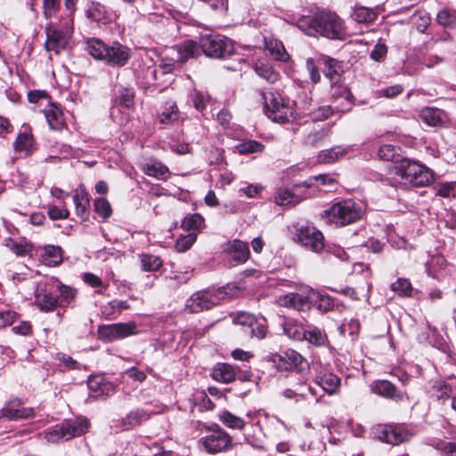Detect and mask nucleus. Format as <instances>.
Wrapping results in <instances>:
<instances>
[{"label":"nucleus","mask_w":456,"mask_h":456,"mask_svg":"<svg viewBox=\"0 0 456 456\" xmlns=\"http://www.w3.org/2000/svg\"><path fill=\"white\" fill-rule=\"evenodd\" d=\"M89 422L84 419L65 420L45 432V438L49 443L67 441L85 434Z\"/></svg>","instance_id":"obj_6"},{"label":"nucleus","mask_w":456,"mask_h":456,"mask_svg":"<svg viewBox=\"0 0 456 456\" xmlns=\"http://www.w3.org/2000/svg\"><path fill=\"white\" fill-rule=\"evenodd\" d=\"M371 390L375 394L389 399H402L403 395L397 392L395 385L387 380H379L372 384Z\"/></svg>","instance_id":"obj_23"},{"label":"nucleus","mask_w":456,"mask_h":456,"mask_svg":"<svg viewBox=\"0 0 456 456\" xmlns=\"http://www.w3.org/2000/svg\"><path fill=\"white\" fill-rule=\"evenodd\" d=\"M140 258L142 269L144 272H155L159 270L163 265V261L157 256L142 254L141 255Z\"/></svg>","instance_id":"obj_37"},{"label":"nucleus","mask_w":456,"mask_h":456,"mask_svg":"<svg viewBox=\"0 0 456 456\" xmlns=\"http://www.w3.org/2000/svg\"><path fill=\"white\" fill-rule=\"evenodd\" d=\"M445 259L443 256H433L431 260L427 264L428 273L430 276L436 277L437 271L445 265Z\"/></svg>","instance_id":"obj_53"},{"label":"nucleus","mask_w":456,"mask_h":456,"mask_svg":"<svg viewBox=\"0 0 456 456\" xmlns=\"http://www.w3.org/2000/svg\"><path fill=\"white\" fill-rule=\"evenodd\" d=\"M274 200H275L276 204L281 205V206H289V205L294 206V205L297 204L298 202H300V200H301L297 196H296L295 194H293L292 192H290L288 190L279 191L276 193Z\"/></svg>","instance_id":"obj_41"},{"label":"nucleus","mask_w":456,"mask_h":456,"mask_svg":"<svg viewBox=\"0 0 456 456\" xmlns=\"http://www.w3.org/2000/svg\"><path fill=\"white\" fill-rule=\"evenodd\" d=\"M436 20L444 27H452L456 25V11L444 9L437 13Z\"/></svg>","instance_id":"obj_48"},{"label":"nucleus","mask_w":456,"mask_h":456,"mask_svg":"<svg viewBox=\"0 0 456 456\" xmlns=\"http://www.w3.org/2000/svg\"><path fill=\"white\" fill-rule=\"evenodd\" d=\"M200 56V47L192 40H187L180 45L171 47L161 57L158 69L162 74L172 73L178 63H183L190 58Z\"/></svg>","instance_id":"obj_3"},{"label":"nucleus","mask_w":456,"mask_h":456,"mask_svg":"<svg viewBox=\"0 0 456 456\" xmlns=\"http://www.w3.org/2000/svg\"><path fill=\"white\" fill-rule=\"evenodd\" d=\"M277 304L283 307L304 311L309 307V299L298 293H289L280 296L277 298Z\"/></svg>","instance_id":"obj_16"},{"label":"nucleus","mask_w":456,"mask_h":456,"mask_svg":"<svg viewBox=\"0 0 456 456\" xmlns=\"http://www.w3.org/2000/svg\"><path fill=\"white\" fill-rule=\"evenodd\" d=\"M8 246L17 256H25L31 251V246L28 243H19L11 240Z\"/></svg>","instance_id":"obj_60"},{"label":"nucleus","mask_w":456,"mask_h":456,"mask_svg":"<svg viewBox=\"0 0 456 456\" xmlns=\"http://www.w3.org/2000/svg\"><path fill=\"white\" fill-rule=\"evenodd\" d=\"M234 286L227 285L218 289H207L195 292L187 300L186 308L191 313H199L208 310L220 303L232 290Z\"/></svg>","instance_id":"obj_7"},{"label":"nucleus","mask_w":456,"mask_h":456,"mask_svg":"<svg viewBox=\"0 0 456 456\" xmlns=\"http://www.w3.org/2000/svg\"><path fill=\"white\" fill-rule=\"evenodd\" d=\"M107 48L108 45L100 39L91 38L87 41V51L94 59L104 61L108 53Z\"/></svg>","instance_id":"obj_32"},{"label":"nucleus","mask_w":456,"mask_h":456,"mask_svg":"<svg viewBox=\"0 0 456 456\" xmlns=\"http://www.w3.org/2000/svg\"><path fill=\"white\" fill-rule=\"evenodd\" d=\"M283 395L288 399H295L296 401L305 398L306 396L304 394V389H302L300 386L299 387H289L283 391Z\"/></svg>","instance_id":"obj_63"},{"label":"nucleus","mask_w":456,"mask_h":456,"mask_svg":"<svg viewBox=\"0 0 456 456\" xmlns=\"http://www.w3.org/2000/svg\"><path fill=\"white\" fill-rule=\"evenodd\" d=\"M347 153V149L342 146H335L322 150L317 156V161L321 164H331L343 158Z\"/></svg>","instance_id":"obj_25"},{"label":"nucleus","mask_w":456,"mask_h":456,"mask_svg":"<svg viewBox=\"0 0 456 456\" xmlns=\"http://www.w3.org/2000/svg\"><path fill=\"white\" fill-rule=\"evenodd\" d=\"M317 384L330 395L335 394L338 389L340 379L330 372H319L316 376Z\"/></svg>","instance_id":"obj_22"},{"label":"nucleus","mask_w":456,"mask_h":456,"mask_svg":"<svg viewBox=\"0 0 456 456\" xmlns=\"http://www.w3.org/2000/svg\"><path fill=\"white\" fill-rule=\"evenodd\" d=\"M267 331L266 321L265 319H256L250 325L248 330H244L245 333L251 334L257 338H265Z\"/></svg>","instance_id":"obj_46"},{"label":"nucleus","mask_w":456,"mask_h":456,"mask_svg":"<svg viewBox=\"0 0 456 456\" xmlns=\"http://www.w3.org/2000/svg\"><path fill=\"white\" fill-rule=\"evenodd\" d=\"M299 372H296L295 374L292 373L290 375V387H299V386L304 389V394L306 395V392H313V389L311 387L306 385V378L303 375L300 378H296L295 376L297 375Z\"/></svg>","instance_id":"obj_59"},{"label":"nucleus","mask_w":456,"mask_h":456,"mask_svg":"<svg viewBox=\"0 0 456 456\" xmlns=\"http://www.w3.org/2000/svg\"><path fill=\"white\" fill-rule=\"evenodd\" d=\"M412 436L407 428L403 426H390L388 443L393 445H397L403 442L408 441Z\"/></svg>","instance_id":"obj_29"},{"label":"nucleus","mask_w":456,"mask_h":456,"mask_svg":"<svg viewBox=\"0 0 456 456\" xmlns=\"http://www.w3.org/2000/svg\"><path fill=\"white\" fill-rule=\"evenodd\" d=\"M104 62L113 66H124L131 57L130 49L118 42H114L107 48Z\"/></svg>","instance_id":"obj_13"},{"label":"nucleus","mask_w":456,"mask_h":456,"mask_svg":"<svg viewBox=\"0 0 456 456\" xmlns=\"http://www.w3.org/2000/svg\"><path fill=\"white\" fill-rule=\"evenodd\" d=\"M353 17L354 20L359 23H367L372 21L376 18V13L370 8L359 6L354 8Z\"/></svg>","instance_id":"obj_43"},{"label":"nucleus","mask_w":456,"mask_h":456,"mask_svg":"<svg viewBox=\"0 0 456 456\" xmlns=\"http://www.w3.org/2000/svg\"><path fill=\"white\" fill-rule=\"evenodd\" d=\"M212 377L216 381L231 383L235 380L236 371L228 363H217L213 369Z\"/></svg>","instance_id":"obj_24"},{"label":"nucleus","mask_w":456,"mask_h":456,"mask_svg":"<svg viewBox=\"0 0 456 456\" xmlns=\"http://www.w3.org/2000/svg\"><path fill=\"white\" fill-rule=\"evenodd\" d=\"M45 116L51 129L59 131L65 126L63 113L57 105L51 103L45 110Z\"/></svg>","instance_id":"obj_21"},{"label":"nucleus","mask_w":456,"mask_h":456,"mask_svg":"<svg viewBox=\"0 0 456 456\" xmlns=\"http://www.w3.org/2000/svg\"><path fill=\"white\" fill-rule=\"evenodd\" d=\"M48 215L52 220L66 219L69 212L65 207L49 206Z\"/></svg>","instance_id":"obj_55"},{"label":"nucleus","mask_w":456,"mask_h":456,"mask_svg":"<svg viewBox=\"0 0 456 456\" xmlns=\"http://www.w3.org/2000/svg\"><path fill=\"white\" fill-rule=\"evenodd\" d=\"M204 224V218L200 214L185 216L182 222V227L186 231L200 230Z\"/></svg>","instance_id":"obj_44"},{"label":"nucleus","mask_w":456,"mask_h":456,"mask_svg":"<svg viewBox=\"0 0 456 456\" xmlns=\"http://www.w3.org/2000/svg\"><path fill=\"white\" fill-rule=\"evenodd\" d=\"M20 405V400H13L9 402L0 411V417L7 418L9 419H28L34 415V410L32 408H19Z\"/></svg>","instance_id":"obj_15"},{"label":"nucleus","mask_w":456,"mask_h":456,"mask_svg":"<svg viewBox=\"0 0 456 456\" xmlns=\"http://www.w3.org/2000/svg\"><path fill=\"white\" fill-rule=\"evenodd\" d=\"M311 300L322 312H328L333 307V301L331 297L326 294L319 291H313L311 294Z\"/></svg>","instance_id":"obj_36"},{"label":"nucleus","mask_w":456,"mask_h":456,"mask_svg":"<svg viewBox=\"0 0 456 456\" xmlns=\"http://www.w3.org/2000/svg\"><path fill=\"white\" fill-rule=\"evenodd\" d=\"M61 8L60 0H43V14L45 19L54 17Z\"/></svg>","instance_id":"obj_52"},{"label":"nucleus","mask_w":456,"mask_h":456,"mask_svg":"<svg viewBox=\"0 0 456 456\" xmlns=\"http://www.w3.org/2000/svg\"><path fill=\"white\" fill-rule=\"evenodd\" d=\"M325 65V76L330 78L331 83H338L340 77V66L338 62L331 58H323Z\"/></svg>","instance_id":"obj_34"},{"label":"nucleus","mask_w":456,"mask_h":456,"mask_svg":"<svg viewBox=\"0 0 456 456\" xmlns=\"http://www.w3.org/2000/svg\"><path fill=\"white\" fill-rule=\"evenodd\" d=\"M285 355L288 359V362L291 367L297 370V372L303 374L305 370H308V362L299 353L294 350H289L286 352Z\"/></svg>","instance_id":"obj_33"},{"label":"nucleus","mask_w":456,"mask_h":456,"mask_svg":"<svg viewBox=\"0 0 456 456\" xmlns=\"http://www.w3.org/2000/svg\"><path fill=\"white\" fill-rule=\"evenodd\" d=\"M134 322H119L110 325H102L98 329L99 338L104 341H113L136 334Z\"/></svg>","instance_id":"obj_9"},{"label":"nucleus","mask_w":456,"mask_h":456,"mask_svg":"<svg viewBox=\"0 0 456 456\" xmlns=\"http://www.w3.org/2000/svg\"><path fill=\"white\" fill-rule=\"evenodd\" d=\"M146 419V413L141 410H135L126 415L122 420L124 429L132 428L139 425L143 419Z\"/></svg>","instance_id":"obj_40"},{"label":"nucleus","mask_w":456,"mask_h":456,"mask_svg":"<svg viewBox=\"0 0 456 456\" xmlns=\"http://www.w3.org/2000/svg\"><path fill=\"white\" fill-rule=\"evenodd\" d=\"M54 286L60 292V296L62 298V300L66 301L67 303H69L74 298L76 293L75 290L70 287L62 284H56Z\"/></svg>","instance_id":"obj_64"},{"label":"nucleus","mask_w":456,"mask_h":456,"mask_svg":"<svg viewBox=\"0 0 456 456\" xmlns=\"http://www.w3.org/2000/svg\"><path fill=\"white\" fill-rule=\"evenodd\" d=\"M142 171L149 176L160 180H167L170 176L168 167L159 160L152 159L144 163L142 167Z\"/></svg>","instance_id":"obj_20"},{"label":"nucleus","mask_w":456,"mask_h":456,"mask_svg":"<svg viewBox=\"0 0 456 456\" xmlns=\"http://www.w3.org/2000/svg\"><path fill=\"white\" fill-rule=\"evenodd\" d=\"M104 383V378L102 376H93L88 379L87 386L92 392L95 393L96 396H99V393L101 392Z\"/></svg>","instance_id":"obj_58"},{"label":"nucleus","mask_w":456,"mask_h":456,"mask_svg":"<svg viewBox=\"0 0 456 456\" xmlns=\"http://www.w3.org/2000/svg\"><path fill=\"white\" fill-rule=\"evenodd\" d=\"M264 145L256 141H248L240 143L238 146L239 152L241 154H248L253 152H261Z\"/></svg>","instance_id":"obj_54"},{"label":"nucleus","mask_w":456,"mask_h":456,"mask_svg":"<svg viewBox=\"0 0 456 456\" xmlns=\"http://www.w3.org/2000/svg\"><path fill=\"white\" fill-rule=\"evenodd\" d=\"M305 333L304 340L315 346H322L328 340L326 333L315 326H308Z\"/></svg>","instance_id":"obj_30"},{"label":"nucleus","mask_w":456,"mask_h":456,"mask_svg":"<svg viewBox=\"0 0 456 456\" xmlns=\"http://www.w3.org/2000/svg\"><path fill=\"white\" fill-rule=\"evenodd\" d=\"M378 155L380 159L395 162V166H397L398 162L402 159H399L397 149L391 144L382 145L379 150Z\"/></svg>","instance_id":"obj_42"},{"label":"nucleus","mask_w":456,"mask_h":456,"mask_svg":"<svg viewBox=\"0 0 456 456\" xmlns=\"http://www.w3.org/2000/svg\"><path fill=\"white\" fill-rule=\"evenodd\" d=\"M200 443L209 453H217L231 448L232 438L224 430L216 428L209 435L203 436Z\"/></svg>","instance_id":"obj_10"},{"label":"nucleus","mask_w":456,"mask_h":456,"mask_svg":"<svg viewBox=\"0 0 456 456\" xmlns=\"http://www.w3.org/2000/svg\"><path fill=\"white\" fill-rule=\"evenodd\" d=\"M256 74L269 83H275L279 80L280 75L274 70L273 67L268 62H256L255 65Z\"/></svg>","instance_id":"obj_31"},{"label":"nucleus","mask_w":456,"mask_h":456,"mask_svg":"<svg viewBox=\"0 0 456 456\" xmlns=\"http://www.w3.org/2000/svg\"><path fill=\"white\" fill-rule=\"evenodd\" d=\"M94 211L103 219H108L112 208L110 202L105 198H96L94 202Z\"/></svg>","instance_id":"obj_45"},{"label":"nucleus","mask_w":456,"mask_h":456,"mask_svg":"<svg viewBox=\"0 0 456 456\" xmlns=\"http://www.w3.org/2000/svg\"><path fill=\"white\" fill-rule=\"evenodd\" d=\"M196 239L197 235L194 232L181 235L175 242V250L180 253L187 251L194 244Z\"/></svg>","instance_id":"obj_47"},{"label":"nucleus","mask_w":456,"mask_h":456,"mask_svg":"<svg viewBox=\"0 0 456 456\" xmlns=\"http://www.w3.org/2000/svg\"><path fill=\"white\" fill-rule=\"evenodd\" d=\"M200 55L201 53L207 56L216 59L226 58L233 53V45L225 37L221 35H206L200 38Z\"/></svg>","instance_id":"obj_8"},{"label":"nucleus","mask_w":456,"mask_h":456,"mask_svg":"<svg viewBox=\"0 0 456 456\" xmlns=\"http://www.w3.org/2000/svg\"><path fill=\"white\" fill-rule=\"evenodd\" d=\"M270 53L278 61H287L289 59V54L287 53L283 45L281 42L274 41L270 42L267 45Z\"/></svg>","instance_id":"obj_51"},{"label":"nucleus","mask_w":456,"mask_h":456,"mask_svg":"<svg viewBox=\"0 0 456 456\" xmlns=\"http://www.w3.org/2000/svg\"><path fill=\"white\" fill-rule=\"evenodd\" d=\"M362 213V207L354 200H342L325 209L322 217L328 223L344 226L358 221Z\"/></svg>","instance_id":"obj_4"},{"label":"nucleus","mask_w":456,"mask_h":456,"mask_svg":"<svg viewBox=\"0 0 456 456\" xmlns=\"http://www.w3.org/2000/svg\"><path fill=\"white\" fill-rule=\"evenodd\" d=\"M297 27L311 37L322 36L330 39L343 40L346 36L343 20L337 13L329 11L302 16L297 20Z\"/></svg>","instance_id":"obj_1"},{"label":"nucleus","mask_w":456,"mask_h":456,"mask_svg":"<svg viewBox=\"0 0 456 456\" xmlns=\"http://www.w3.org/2000/svg\"><path fill=\"white\" fill-rule=\"evenodd\" d=\"M330 95L334 102H338L335 108L338 110L346 111L351 109L353 95L346 86L331 83Z\"/></svg>","instance_id":"obj_14"},{"label":"nucleus","mask_w":456,"mask_h":456,"mask_svg":"<svg viewBox=\"0 0 456 456\" xmlns=\"http://www.w3.org/2000/svg\"><path fill=\"white\" fill-rule=\"evenodd\" d=\"M220 421L229 428L241 430L245 427L243 419L233 415L232 413L224 411L219 414Z\"/></svg>","instance_id":"obj_35"},{"label":"nucleus","mask_w":456,"mask_h":456,"mask_svg":"<svg viewBox=\"0 0 456 456\" xmlns=\"http://www.w3.org/2000/svg\"><path fill=\"white\" fill-rule=\"evenodd\" d=\"M180 118V112L175 102H168L166 103L164 110L159 115L160 124L171 126L177 122Z\"/></svg>","instance_id":"obj_26"},{"label":"nucleus","mask_w":456,"mask_h":456,"mask_svg":"<svg viewBox=\"0 0 456 456\" xmlns=\"http://www.w3.org/2000/svg\"><path fill=\"white\" fill-rule=\"evenodd\" d=\"M291 114L287 105H282L272 110H267L266 116L274 122L284 124L289 121V116Z\"/></svg>","instance_id":"obj_39"},{"label":"nucleus","mask_w":456,"mask_h":456,"mask_svg":"<svg viewBox=\"0 0 456 456\" xmlns=\"http://www.w3.org/2000/svg\"><path fill=\"white\" fill-rule=\"evenodd\" d=\"M391 425L379 424L373 428L374 436L385 443H388L389 429Z\"/></svg>","instance_id":"obj_57"},{"label":"nucleus","mask_w":456,"mask_h":456,"mask_svg":"<svg viewBox=\"0 0 456 456\" xmlns=\"http://www.w3.org/2000/svg\"><path fill=\"white\" fill-rule=\"evenodd\" d=\"M424 123L428 126H439L444 122L445 114L443 110L435 108H424L419 113Z\"/></svg>","instance_id":"obj_27"},{"label":"nucleus","mask_w":456,"mask_h":456,"mask_svg":"<svg viewBox=\"0 0 456 456\" xmlns=\"http://www.w3.org/2000/svg\"><path fill=\"white\" fill-rule=\"evenodd\" d=\"M226 251L236 264L245 263L248 259L250 254L248 243L240 240H233L230 241Z\"/></svg>","instance_id":"obj_17"},{"label":"nucleus","mask_w":456,"mask_h":456,"mask_svg":"<svg viewBox=\"0 0 456 456\" xmlns=\"http://www.w3.org/2000/svg\"><path fill=\"white\" fill-rule=\"evenodd\" d=\"M61 249L59 247L49 246L43 255V262L50 266H55L61 262Z\"/></svg>","instance_id":"obj_38"},{"label":"nucleus","mask_w":456,"mask_h":456,"mask_svg":"<svg viewBox=\"0 0 456 456\" xmlns=\"http://www.w3.org/2000/svg\"><path fill=\"white\" fill-rule=\"evenodd\" d=\"M134 93L130 89H123L118 96V102L126 108H130L134 103Z\"/></svg>","instance_id":"obj_62"},{"label":"nucleus","mask_w":456,"mask_h":456,"mask_svg":"<svg viewBox=\"0 0 456 456\" xmlns=\"http://www.w3.org/2000/svg\"><path fill=\"white\" fill-rule=\"evenodd\" d=\"M73 13L68 12L61 15L58 21H50L45 25V48L47 52L58 54L69 46L74 31Z\"/></svg>","instance_id":"obj_2"},{"label":"nucleus","mask_w":456,"mask_h":456,"mask_svg":"<svg viewBox=\"0 0 456 456\" xmlns=\"http://www.w3.org/2000/svg\"><path fill=\"white\" fill-rule=\"evenodd\" d=\"M297 241L314 252H320L324 247V237L321 231L314 226H301L297 231Z\"/></svg>","instance_id":"obj_11"},{"label":"nucleus","mask_w":456,"mask_h":456,"mask_svg":"<svg viewBox=\"0 0 456 456\" xmlns=\"http://www.w3.org/2000/svg\"><path fill=\"white\" fill-rule=\"evenodd\" d=\"M191 99L194 108L200 111L206 108V103L208 101V96L200 91H194L191 95Z\"/></svg>","instance_id":"obj_56"},{"label":"nucleus","mask_w":456,"mask_h":456,"mask_svg":"<svg viewBox=\"0 0 456 456\" xmlns=\"http://www.w3.org/2000/svg\"><path fill=\"white\" fill-rule=\"evenodd\" d=\"M263 98L265 100V114L267 113V110H272L278 107L281 108V106L284 105L283 100L279 94L272 92L268 94H264Z\"/></svg>","instance_id":"obj_49"},{"label":"nucleus","mask_w":456,"mask_h":456,"mask_svg":"<svg viewBox=\"0 0 456 456\" xmlns=\"http://www.w3.org/2000/svg\"><path fill=\"white\" fill-rule=\"evenodd\" d=\"M54 283L46 284L44 288L37 289L35 292V304L43 312H52L58 305V297L52 293Z\"/></svg>","instance_id":"obj_12"},{"label":"nucleus","mask_w":456,"mask_h":456,"mask_svg":"<svg viewBox=\"0 0 456 456\" xmlns=\"http://www.w3.org/2000/svg\"><path fill=\"white\" fill-rule=\"evenodd\" d=\"M391 289L400 296L409 297L411 293L412 287L408 280L399 278L396 281L392 283Z\"/></svg>","instance_id":"obj_50"},{"label":"nucleus","mask_w":456,"mask_h":456,"mask_svg":"<svg viewBox=\"0 0 456 456\" xmlns=\"http://www.w3.org/2000/svg\"><path fill=\"white\" fill-rule=\"evenodd\" d=\"M305 330L306 328L295 320H289L283 323L284 333L294 340L303 341L306 334Z\"/></svg>","instance_id":"obj_28"},{"label":"nucleus","mask_w":456,"mask_h":456,"mask_svg":"<svg viewBox=\"0 0 456 456\" xmlns=\"http://www.w3.org/2000/svg\"><path fill=\"white\" fill-rule=\"evenodd\" d=\"M73 202L76 207L77 215L83 220H86L89 214L88 208L90 201L88 194L84 186L80 185L75 190V193L73 195Z\"/></svg>","instance_id":"obj_19"},{"label":"nucleus","mask_w":456,"mask_h":456,"mask_svg":"<svg viewBox=\"0 0 456 456\" xmlns=\"http://www.w3.org/2000/svg\"><path fill=\"white\" fill-rule=\"evenodd\" d=\"M254 315L248 313H241L234 318L233 322L239 325H241L244 328V330H248L252 322H254Z\"/></svg>","instance_id":"obj_61"},{"label":"nucleus","mask_w":456,"mask_h":456,"mask_svg":"<svg viewBox=\"0 0 456 456\" xmlns=\"http://www.w3.org/2000/svg\"><path fill=\"white\" fill-rule=\"evenodd\" d=\"M395 169L404 183L413 186H425L433 180V172L429 168L408 159H402Z\"/></svg>","instance_id":"obj_5"},{"label":"nucleus","mask_w":456,"mask_h":456,"mask_svg":"<svg viewBox=\"0 0 456 456\" xmlns=\"http://www.w3.org/2000/svg\"><path fill=\"white\" fill-rule=\"evenodd\" d=\"M23 129L19 133L13 146L16 151L28 155L33 151L34 138L29 126H23Z\"/></svg>","instance_id":"obj_18"}]
</instances>
